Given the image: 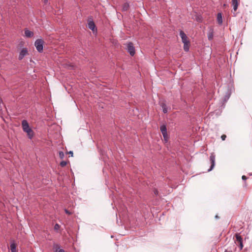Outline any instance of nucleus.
Here are the masks:
<instances>
[{
  "mask_svg": "<svg viewBox=\"0 0 252 252\" xmlns=\"http://www.w3.org/2000/svg\"><path fill=\"white\" fill-rule=\"evenodd\" d=\"M180 36L182 41L184 43V49L186 52H188L189 49L190 42L186 33L182 30L180 31Z\"/></svg>",
  "mask_w": 252,
  "mask_h": 252,
  "instance_id": "f257e3e1",
  "label": "nucleus"
},
{
  "mask_svg": "<svg viewBox=\"0 0 252 252\" xmlns=\"http://www.w3.org/2000/svg\"><path fill=\"white\" fill-rule=\"evenodd\" d=\"M22 126L23 131L27 133V135L30 139H32L33 136V131L30 127L27 121L24 120L22 122Z\"/></svg>",
  "mask_w": 252,
  "mask_h": 252,
  "instance_id": "f03ea898",
  "label": "nucleus"
},
{
  "mask_svg": "<svg viewBox=\"0 0 252 252\" xmlns=\"http://www.w3.org/2000/svg\"><path fill=\"white\" fill-rule=\"evenodd\" d=\"M44 44V41L41 39H37L34 43V45L36 48V50L40 53L43 51V45Z\"/></svg>",
  "mask_w": 252,
  "mask_h": 252,
  "instance_id": "7ed1b4c3",
  "label": "nucleus"
},
{
  "mask_svg": "<svg viewBox=\"0 0 252 252\" xmlns=\"http://www.w3.org/2000/svg\"><path fill=\"white\" fill-rule=\"evenodd\" d=\"M127 52L129 53V54L133 56L134 55L135 53V48L133 46V44L132 42H129L127 44Z\"/></svg>",
  "mask_w": 252,
  "mask_h": 252,
  "instance_id": "20e7f679",
  "label": "nucleus"
},
{
  "mask_svg": "<svg viewBox=\"0 0 252 252\" xmlns=\"http://www.w3.org/2000/svg\"><path fill=\"white\" fill-rule=\"evenodd\" d=\"M236 239L235 240V243L236 245H239L240 250H242L243 247V239L240 235L238 233H236L235 234Z\"/></svg>",
  "mask_w": 252,
  "mask_h": 252,
  "instance_id": "39448f33",
  "label": "nucleus"
},
{
  "mask_svg": "<svg viewBox=\"0 0 252 252\" xmlns=\"http://www.w3.org/2000/svg\"><path fill=\"white\" fill-rule=\"evenodd\" d=\"M160 131L165 141H167L168 137L167 133V128L165 125H162L160 127Z\"/></svg>",
  "mask_w": 252,
  "mask_h": 252,
  "instance_id": "423d86ee",
  "label": "nucleus"
},
{
  "mask_svg": "<svg viewBox=\"0 0 252 252\" xmlns=\"http://www.w3.org/2000/svg\"><path fill=\"white\" fill-rule=\"evenodd\" d=\"M210 160L211 161L210 168L208 170V171H211L215 166V155L214 153H212L210 156Z\"/></svg>",
  "mask_w": 252,
  "mask_h": 252,
  "instance_id": "0eeeda50",
  "label": "nucleus"
},
{
  "mask_svg": "<svg viewBox=\"0 0 252 252\" xmlns=\"http://www.w3.org/2000/svg\"><path fill=\"white\" fill-rule=\"evenodd\" d=\"M28 50L26 48H23L20 52L19 59L20 60H22L28 54Z\"/></svg>",
  "mask_w": 252,
  "mask_h": 252,
  "instance_id": "6e6552de",
  "label": "nucleus"
},
{
  "mask_svg": "<svg viewBox=\"0 0 252 252\" xmlns=\"http://www.w3.org/2000/svg\"><path fill=\"white\" fill-rule=\"evenodd\" d=\"M240 0H232L231 3L233 7V10L234 11H236Z\"/></svg>",
  "mask_w": 252,
  "mask_h": 252,
  "instance_id": "1a4fd4ad",
  "label": "nucleus"
},
{
  "mask_svg": "<svg viewBox=\"0 0 252 252\" xmlns=\"http://www.w3.org/2000/svg\"><path fill=\"white\" fill-rule=\"evenodd\" d=\"M10 250L11 252H18L16 250V244L14 241H12L10 243Z\"/></svg>",
  "mask_w": 252,
  "mask_h": 252,
  "instance_id": "9d476101",
  "label": "nucleus"
},
{
  "mask_svg": "<svg viewBox=\"0 0 252 252\" xmlns=\"http://www.w3.org/2000/svg\"><path fill=\"white\" fill-rule=\"evenodd\" d=\"M88 28L90 30H92L93 31H94V30L95 28V26L94 23L93 21H90L89 22Z\"/></svg>",
  "mask_w": 252,
  "mask_h": 252,
  "instance_id": "9b49d317",
  "label": "nucleus"
},
{
  "mask_svg": "<svg viewBox=\"0 0 252 252\" xmlns=\"http://www.w3.org/2000/svg\"><path fill=\"white\" fill-rule=\"evenodd\" d=\"M25 35L27 37H31L33 35V32L26 29L25 30Z\"/></svg>",
  "mask_w": 252,
  "mask_h": 252,
  "instance_id": "f8f14e48",
  "label": "nucleus"
},
{
  "mask_svg": "<svg viewBox=\"0 0 252 252\" xmlns=\"http://www.w3.org/2000/svg\"><path fill=\"white\" fill-rule=\"evenodd\" d=\"M54 248L55 250V252H65L64 250L61 249L60 246L58 244L55 245Z\"/></svg>",
  "mask_w": 252,
  "mask_h": 252,
  "instance_id": "ddd939ff",
  "label": "nucleus"
},
{
  "mask_svg": "<svg viewBox=\"0 0 252 252\" xmlns=\"http://www.w3.org/2000/svg\"><path fill=\"white\" fill-rule=\"evenodd\" d=\"M217 21L219 25H221L222 23V15L220 13H219L217 14Z\"/></svg>",
  "mask_w": 252,
  "mask_h": 252,
  "instance_id": "4468645a",
  "label": "nucleus"
},
{
  "mask_svg": "<svg viewBox=\"0 0 252 252\" xmlns=\"http://www.w3.org/2000/svg\"><path fill=\"white\" fill-rule=\"evenodd\" d=\"M160 106L161 107H162V111H163V112L164 113H167L168 112V109L166 107V105L165 103H162L161 104H160Z\"/></svg>",
  "mask_w": 252,
  "mask_h": 252,
  "instance_id": "2eb2a0df",
  "label": "nucleus"
},
{
  "mask_svg": "<svg viewBox=\"0 0 252 252\" xmlns=\"http://www.w3.org/2000/svg\"><path fill=\"white\" fill-rule=\"evenodd\" d=\"M129 8V4L127 3H125L123 5L122 9L123 11H126L128 10Z\"/></svg>",
  "mask_w": 252,
  "mask_h": 252,
  "instance_id": "dca6fc26",
  "label": "nucleus"
},
{
  "mask_svg": "<svg viewBox=\"0 0 252 252\" xmlns=\"http://www.w3.org/2000/svg\"><path fill=\"white\" fill-rule=\"evenodd\" d=\"M208 38L209 40H211L213 38V31H211L208 35Z\"/></svg>",
  "mask_w": 252,
  "mask_h": 252,
  "instance_id": "f3484780",
  "label": "nucleus"
},
{
  "mask_svg": "<svg viewBox=\"0 0 252 252\" xmlns=\"http://www.w3.org/2000/svg\"><path fill=\"white\" fill-rule=\"evenodd\" d=\"M59 155V157L60 158H61V159L63 158L64 157V153L63 152L60 151Z\"/></svg>",
  "mask_w": 252,
  "mask_h": 252,
  "instance_id": "a211bd4d",
  "label": "nucleus"
},
{
  "mask_svg": "<svg viewBox=\"0 0 252 252\" xmlns=\"http://www.w3.org/2000/svg\"><path fill=\"white\" fill-rule=\"evenodd\" d=\"M66 164H67V161H62L60 162V165L62 167H64V166H66Z\"/></svg>",
  "mask_w": 252,
  "mask_h": 252,
  "instance_id": "6ab92c4d",
  "label": "nucleus"
},
{
  "mask_svg": "<svg viewBox=\"0 0 252 252\" xmlns=\"http://www.w3.org/2000/svg\"><path fill=\"white\" fill-rule=\"evenodd\" d=\"M60 227V226L58 223H56L54 226L55 230L58 231Z\"/></svg>",
  "mask_w": 252,
  "mask_h": 252,
  "instance_id": "aec40b11",
  "label": "nucleus"
},
{
  "mask_svg": "<svg viewBox=\"0 0 252 252\" xmlns=\"http://www.w3.org/2000/svg\"><path fill=\"white\" fill-rule=\"evenodd\" d=\"M226 138V136L225 134H223L221 136V138L222 140H223V141L225 140Z\"/></svg>",
  "mask_w": 252,
  "mask_h": 252,
  "instance_id": "412c9836",
  "label": "nucleus"
},
{
  "mask_svg": "<svg viewBox=\"0 0 252 252\" xmlns=\"http://www.w3.org/2000/svg\"><path fill=\"white\" fill-rule=\"evenodd\" d=\"M154 193L155 195H158V192L157 189H155L154 190Z\"/></svg>",
  "mask_w": 252,
  "mask_h": 252,
  "instance_id": "4be33fe9",
  "label": "nucleus"
},
{
  "mask_svg": "<svg viewBox=\"0 0 252 252\" xmlns=\"http://www.w3.org/2000/svg\"><path fill=\"white\" fill-rule=\"evenodd\" d=\"M64 211H65V212L67 214H68V215H70V214H71V213L70 211H68L67 209H64Z\"/></svg>",
  "mask_w": 252,
  "mask_h": 252,
  "instance_id": "5701e85b",
  "label": "nucleus"
},
{
  "mask_svg": "<svg viewBox=\"0 0 252 252\" xmlns=\"http://www.w3.org/2000/svg\"><path fill=\"white\" fill-rule=\"evenodd\" d=\"M242 179L243 180L246 181L247 179V177L246 176L243 175L242 177Z\"/></svg>",
  "mask_w": 252,
  "mask_h": 252,
  "instance_id": "b1692460",
  "label": "nucleus"
},
{
  "mask_svg": "<svg viewBox=\"0 0 252 252\" xmlns=\"http://www.w3.org/2000/svg\"><path fill=\"white\" fill-rule=\"evenodd\" d=\"M2 100L1 98V97H0V109H1V104H2Z\"/></svg>",
  "mask_w": 252,
  "mask_h": 252,
  "instance_id": "393cba45",
  "label": "nucleus"
},
{
  "mask_svg": "<svg viewBox=\"0 0 252 252\" xmlns=\"http://www.w3.org/2000/svg\"><path fill=\"white\" fill-rule=\"evenodd\" d=\"M69 154L71 155V156L72 157L73 156V152L72 151H69V153H68Z\"/></svg>",
  "mask_w": 252,
  "mask_h": 252,
  "instance_id": "a878e982",
  "label": "nucleus"
},
{
  "mask_svg": "<svg viewBox=\"0 0 252 252\" xmlns=\"http://www.w3.org/2000/svg\"><path fill=\"white\" fill-rule=\"evenodd\" d=\"M224 252H232L231 251H228V250H225Z\"/></svg>",
  "mask_w": 252,
  "mask_h": 252,
  "instance_id": "bb28decb",
  "label": "nucleus"
},
{
  "mask_svg": "<svg viewBox=\"0 0 252 252\" xmlns=\"http://www.w3.org/2000/svg\"><path fill=\"white\" fill-rule=\"evenodd\" d=\"M228 6V5H227V4H224L223 5V6L224 7H226V6Z\"/></svg>",
  "mask_w": 252,
  "mask_h": 252,
  "instance_id": "cd10ccee",
  "label": "nucleus"
},
{
  "mask_svg": "<svg viewBox=\"0 0 252 252\" xmlns=\"http://www.w3.org/2000/svg\"><path fill=\"white\" fill-rule=\"evenodd\" d=\"M219 218V216H218V215H216V216H215V219H218Z\"/></svg>",
  "mask_w": 252,
  "mask_h": 252,
  "instance_id": "c85d7f7f",
  "label": "nucleus"
}]
</instances>
